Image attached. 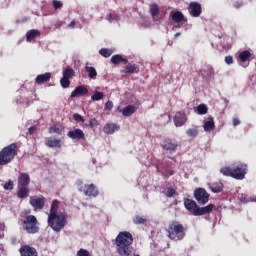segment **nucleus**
Wrapping results in <instances>:
<instances>
[{
	"label": "nucleus",
	"mask_w": 256,
	"mask_h": 256,
	"mask_svg": "<svg viewBox=\"0 0 256 256\" xmlns=\"http://www.w3.org/2000/svg\"><path fill=\"white\" fill-rule=\"evenodd\" d=\"M116 253L120 256L133 255V234L128 231L119 232L114 240Z\"/></svg>",
	"instance_id": "nucleus-1"
},
{
	"label": "nucleus",
	"mask_w": 256,
	"mask_h": 256,
	"mask_svg": "<svg viewBox=\"0 0 256 256\" xmlns=\"http://www.w3.org/2000/svg\"><path fill=\"white\" fill-rule=\"evenodd\" d=\"M220 173L225 177H232L233 179L242 181V179H245V175H247V164L240 163L234 164L231 167L224 166L220 169Z\"/></svg>",
	"instance_id": "nucleus-2"
},
{
	"label": "nucleus",
	"mask_w": 256,
	"mask_h": 256,
	"mask_svg": "<svg viewBox=\"0 0 256 256\" xmlns=\"http://www.w3.org/2000/svg\"><path fill=\"white\" fill-rule=\"evenodd\" d=\"M17 153H19V147L16 143L5 146L0 151V165H9L17 157Z\"/></svg>",
	"instance_id": "nucleus-3"
},
{
	"label": "nucleus",
	"mask_w": 256,
	"mask_h": 256,
	"mask_svg": "<svg viewBox=\"0 0 256 256\" xmlns=\"http://www.w3.org/2000/svg\"><path fill=\"white\" fill-rule=\"evenodd\" d=\"M67 225V214L66 213H58L48 215V227H51L53 231L59 233L63 227Z\"/></svg>",
	"instance_id": "nucleus-4"
},
{
	"label": "nucleus",
	"mask_w": 256,
	"mask_h": 256,
	"mask_svg": "<svg viewBox=\"0 0 256 256\" xmlns=\"http://www.w3.org/2000/svg\"><path fill=\"white\" fill-rule=\"evenodd\" d=\"M167 233L172 241H181L185 238V227L179 222L172 221L168 225Z\"/></svg>",
	"instance_id": "nucleus-5"
},
{
	"label": "nucleus",
	"mask_w": 256,
	"mask_h": 256,
	"mask_svg": "<svg viewBox=\"0 0 256 256\" xmlns=\"http://www.w3.org/2000/svg\"><path fill=\"white\" fill-rule=\"evenodd\" d=\"M22 227L29 235H35L39 233V221L35 215H27L22 221Z\"/></svg>",
	"instance_id": "nucleus-6"
},
{
	"label": "nucleus",
	"mask_w": 256,
	"mask_h": 256,
	"mask_svg": "<svg viewBox=\"0 0 256 256\" xmlns=\"http://www.w3.org/2000/svg\"><path fill=\"white\" fill-rule=\"evenodd\" d=\"M78 191L84 193L86 197H97L99 190L94 184H84L82 181L77 182Z\"/></svg>",
	"instance_id": "nucleus-7"
},
{
	"label": "nucleus",
	"mask_w": 256,
	"mask_h": 256,
	"mask_svg": "<svg viewBox=\"0 0 256 256\" xmlns=\"http://www.w3.org/2000/svg\"><path fill=\"white\" fill-rule=\"evenodd\" d=\"M63 77L60 79V85L63 89H69L71 85V80L73 77H75V70L71 67H67L63 72H62Z\"/></svg>",
	"instance_id": "nucleus-8"
},
{
	"label": "nucleus",
	"mask_w": 256,
	"mask_h": 256,
	"mask_svg": "<svg viewBox=\"0 0 256 256\" xmlns=\"http://www.w3.org/2000/svg\"><path fill=\"white\" fill-rule=\"evenodd\" d=\"M209 197H211V195L207 193L205 188H196L194 191V198L199 205H207V203H209Z\"/></svg>",
	"instance_id": "nucleus-9"
},
{
	"label": "nucleus",
	"mask_w": 256,
	"mask_h": 256,
	"mask_svg": "<svg viewBox=\"0 0 256 256\" xmlns=\"http://www.w3.org/2000/svg\"><path fill=\"white\" fill-rule=\"evenodd\" d=\"M29 203L35 211H41L45 207V196H32L30 197Z\"/></svg>",
	"instance_id": "nucleus-10"
},
{
	"label": "nucleus",
	"mask_w": 256,
	"mask_h": 256,
	"mask_svg": "<svg viewBox=\"0 0 256 256\" xmlns=\"http://www.w3.org/2000/svg\"><path fill=\"white\" fill-rule=\"evenodd\" d=\"M188 11L191 17H200L201 13H203V8L201 7V3L191 2L188 6Z\"/></svg>",
	"instance_id": "nucleus-11"
},
{
	"label": "nucleus",
	"mask_w": 256,
	"mask_h": 256,
	"mask_svg": "<svg viewBox=\"0 0 256 256\" xmlns=\"http://www.w3.org/2000/svg\"><path fill=\"white\" fill-rule=\"evenodd\" d=\"M187 123V115L184 111L176 112L174 115V124L176 127H183Z\"/></svg>",
	"instance_id": "nucleus-12"
},
{
	"label": "nucleus",
	"mask_w": 256,
	"mask_h": 256,
	"mask_svg": "<svg viewBox=\"0 0 256 256\" xmlns=\"http://www.w3.org/2000/svg\"><path fill=\"white\" fill-rule=\"evenodd\" d=\"M249 59H251V52L249 50H244L240 52L238 56V63L242 65V67H249V62L247 63ZM245 63L247 64L245 65Z\"/></svg>",
	"instance_id": "nucleus-13"
},
{
	"label": "nucleus",
	"mask_w": 256,
	"mask_h": 256,
	"mask_svg": "<svg viewBox=\"0 0 256 256\" xmlns=\"http://www.w3.org/2000/svg\"><path fill=\"white\" fill-rule=\"evenodd\" d=\"M161 147L164 151H169L170 153H175L179 144L172 142L171 140H164L161 143Z\"/></svg>",
	"instance_id": "nucleus-14"
},
{
	"label": "nucleus",
	"mask_w": 256,
	"mask_h": 256,
	"mask_svg": "<svg viewBox=\"0 0 256 256\" xmlns=\"http://www.w3.org/2000/svg\"><path fill=\"white\" fill-rule=\"evenodd\" d=\"M184 206H185V209H187V211L191 213V215H195V211H197V209L199 208V206L197 205V202L189 198L184 199Z\"/></svg>",
	"instance_id": "nucleus-15"
},
{
	"label": "nucleus",
	"mask_w": 256,
	"mask_h": 256,
	"mask_svg": "<svg viewBox=\"0 0 256 256\" xmlns=\"http://www.w3.org/2000/svg\"><path fill=\"white\" fill-rule=\"evenodd\" d=\"M215 208L214 204H209L205 207H199L194 212V217H201L202 215H207L208 213H211L213 209Z\"/></svg>",
	"instance_id": "nucleus-16"
},
{
	"label": "nucleus",
	"mask_w": 256,
	"mask_h": 256,
	"mask_svg": "<svg viewBox=\"0 0 256 256\" xmlns=\"http://www.w3.org/2000/svg\"><path fill=\"white\" fill-rule=\"evenodd\" d=\"M19 251L21 256H37V249L29 245L21 246Z\"/></svg>",
	"instance_id": "nucleus-17"
},
{
	"label": "nucleus",
	"mask_w": 256,
	"mask_h": 256,
	"mask_svg": "<svg viewBox=\"0 0 256 256\" xmlns=\"http://www.w3.org/2000/svg\"><path fill=\"white\" fill-rule=\"evenodd\" d=\"M89 93V89L85 86H78L71 92V99H75V97H83V95H87Z\"/></svg>",
	"instance_id": "nucleus-18"
},
{
	"label": "nucleus",
	"mask_w": 256,
	"mask_h": 256,
	"mask_svg": "<svg viewBox=\"0 0 256 256\" xmlns=\"http://www.w3.org/2000/svg\"><path fill=\"white\" fill-rule=\"evenodd\" d=\"M31 177L27 173H20L18 177V187H29Z\"/></svg>",
	"instance_id": "nucleus-19"
},
{
	"label": "nucleus",
	"mask_w": 256,
	"mask_h": 256,
	"mask_svg": "<svg viewBox=\"0 0 256 256\" xmlns=\"http://www.w3.org/2000/svg\"><path fill=\"white\" fill-rule=\"evenodd\" d=\"M119 129H121V127L115 123H108L103 127V131L106 135H113V133H115V131H119Z\"/></svg>",
	"instance_id": "nucleus-20"
},
{
	"label": "nucleus",
	"mask_w": 256,
	"mask_h": 256,
	"mask_svg": "<svg viewBox=\"0 0 256 256\" xmlns=\"http://www.w3.org/2000/svg\"><path fill=\"white\" fill-rule=\"evenodd\" d=\"M67 135L69 139H85V133L79 128L69 131Z\"/></svg>",
	"instance_id": "nucleus-21"
},
{
	"label": "nucleus",
	"mask_w": 256,
	"mask_h": 256,
	"mask_svg": "<svg viewBox=\"0 0 256 256\" xmlns=\"http://www.w3.org/2000/svg\"><path fill=\"white\" fill-rule=\"evenodd\" d=\"M50 79L51 72H46L44 74H39L38 76H36L35 83H37V85H43V83H47V81H50Z\"/></svg>",
	"instance_id": "nucleus-22"
},
{
	"label": "nucleus",
	"mask_w": 256,
	"mask_h": 256,
	"mask_svg": "<svg viewBox=\"0 0 256 256\" xmlns=\"http://www.w3.org/2000/svg\"><path fill=\"white\" fill-rule=\"evenodd\" d=\"M37 37H41V31H39L37 29L29 30L26 33V41L28 43H31L33 41V39H37Z\"/></svg>",
	"instance_id": "nucleus-23"
},
{
	"label": "nucleus",
	"mask_w": 256,
	"mask_h": 256,
	"mask_svg": "<svg viewBox=\"0 0 256 256\" xmlns=\"http://www.w3.org/2000/svg\"><path fill=\"white\" fill-rule=\"evenodd\" d=\"M61 145H62L61 139L48 138L46 140V146L52 149H55V148L61 149Z\"/></svg>",
	"instance_id": "nucleus-24"
},
{
	"label": "nucleus",
	"mask_w": 256,
	"mask_h": 256,
	"mask_svg": "<svg viewBox=\"0 0 256 256\" xmlns=\"http://www.w3.org/2000/svg\"><path fill=\"white\" fill-rule=\"evenodd\" d=\"M111 63H113V65H119V63H124V65H127L129 60H127V58H123V56L119 54H116L111 57Z\"/></svg>",
	"instance_id": "nucleus-25"
},
{
	"label": "nucleus",
	"mask_w": 256,
	"mask_h": 256,
	"mask_svg": "<svg viewBox=\"0 0 256 256\" xmlns=\"http://www.w3.org/2000/svg\"><path fill=\"white\" fill-rule=\"evenodd\" d=\"M17 197L19 199H27L29 197V187L18 186Z\"/></svg>",
	"instance_id": "nucleus-26"
},
{
	"label": "nucleus",
	"mask_w": 256,
	"mask_h": 256,
	"mask_svg": "<svg viewBox=\"0 0 256 256\" xmlns=\"http://www.w3.org/2000/svg\"><path fill=\"white\" fill-rule=\"evenodd\" d=\"M136 108L134 105H128L126 106L123 110H122V115L124 117H131V115H133V113H135Z\"/></svg>",
	"instance_id": "nucleus-27"
},
{
	"label": "nucleus",
	"mask_w": 256,
	"mask_h": 256,
	"mask_svg": "<svg viewBox=\"0 0 256 256\" xmlns=\"http://www.w3.org/2000/svg\"><path fill=\"white\" fill-rule=\"evenodd\" d=\"M171 17H172V21H174L175 23H181V21H184L185 19V16L180 11H176L172 13Z\"/></svg>",
	"instance_id": "nucleus-28"
},
{
	"label": "nucleus",
	"mask_w": 256,
	"mask_h": 256,
	"mask_svg": "<svg viewBox=\"0 0 256 256\" xmlns=\"http://www.w3.org/2000/svg\"><path fill=\"white\" fill-rule=\"evenodd\" d=\"M213 129H215V121L213 120V117H211L209 121L204 123V131H206V133H210Z\"/></svg>",
	"instance_id": "nucleus-29"
},
{
	"label": "nucleus",
	"mask_w": 256,
	"mask_h": 256,
	"mask_svg": "<svg viewBox=\"0 0 256 256\" xmlns=\"http://www.w3.org/2000/svg\"><path fill=\"white\" fill-rule=\"evenodd\" d=\"M212 193H221L223 191V182H215L210 186Z\"/></svg>",
	"instance_id": "nucleus-30"
},
{
	"label": "nucleus",
	"mask_w": 256,
	"mask_h": 256,
	"mask_svg": "<svg viewBox=\"0 0 256 256\" xmlns=\"http://www.w3.org/2000/svg\"><path fill=\"white\" fill-rule=\"evenodd\" d=\"M125 73H139V66L136 64H128L124 68Z\"/></svg>",
	"instance_id": "nucleus-31"
},
{
	"label": "nucleus",
	"mask_w": 256,
	"mask_h": 256,
	"mask_svg": "<svg viewBox=\"0 0 256 256\" xmlns=\"http://www.w3.org/2000/svg\"><path fill=\"white\" fill-rule=\"evenodd\" d=\"M57 211H59V200L55 199L51 204L49 215H59Z\"/></svg>",
	"instance_id": "nucleus-32"
},
{
	"label": "nucleus",
	"mask_w": 256,
	"mask_h": 256,
	"mask_svg": "<svg viewBox=\"0 0 256 256\" xmlns=\"http://www.w3.org/2000/svg\"><path fill=\"white\" fill-rule=\"evenodd\" d=\"M85 69L90 79H95L97 77V70H95L94 67L86 66Z\"/></svg>",
	"instance_id": "nucleus-33"
},
{
	"label": "nucleus",
	"mask_w": 256,
	"mask_h": 256,
	"mask_svg": "<svg viewBox=\"0 0 256 256\" xmlns=\"http://www.w3.org/2000/svg\"><path fill=\"white\" fill-rule=\"evenodd\" d=\"M133 223L135 225H145V223H147V218H145L143 216H135L133 218Z\"/></svg>",
	"instance_id": "nucleus-34"
},
{
	"label": "nucleus",
	"mask_w": 256,
	"mask_h": 256,
	"mask_svg": "<svg viewBox=\"0 0 256 256\" xmlns=\"http://www.w3.org/2000/svg\"><path fill=\"white\" fill-rule=\"evenodd\" d=\"M104 97L105 95L102 92L95 90L93 92V95L91 96V99L92 101H101V99H103Z\"/></svg>",
	"instance_id": "nucleus-35"
},
{
	"label": "nucleus",
	"mask_w": 256,
	"mask_h": 256,
	"mask_svg": "<svg viewBox=\"0 0 256 256\" xmlns=\"http://www.w3.org/2000/svg\"><path fill=\"white\" fill-rule=\"evenodd\" d=\"M207 111H209V108H207V105L200 104L197 106L198 115H207Z\"/></svg>",
	"instance_id": "nucleus-36"
},
{
	"label": "nucleus",
	"mask_w": 256,
	"mask_h": 256,
	"mask_svg": "<svg viewBox=\"0 0 256 256\" xmlns=\"http://www.w3.org/2000/svg\"><path fill=\"white\" fill-rule=\"evenodd\" d=\"M150 14L153 17H157V15H159V6L156 3L150 4Z\"/></svg>",
	"instance_id": "nucleus-37"
},
{
	"label": "nucleus",
	"mask_w": 256,
	"mask_h": 256,
	"mask_svg": "<svg viewBox=\"0 0 256 256\" xmlns=\"http://www.w3.org/2000/svg\"><path fill=\"white\" fill-rule=\"evenodd\" d=\"M186 134L188 135V137L195 139V137L199 135V130H197V128H190L186 131Z\"/></svg>",
	"instance_id": "nucleus-38"
},
{
	"label": "nucleus",
	"mask_w": 256,
	"mask_h": 256,
	"mask_svg": "<svg viewBox=\"0 0 256 256\" xmlns=\"http://www.w3.org/2000/svg\"><path fill=\"white\" fill-rule=\"evenodd\" d=\"M49 133H57V135H61V133H63V128H61V126L53 125L49 128Z\"/></svg>",
	"instance_id": "nucleus-39"
},
{
	"label": "nucleus",
	"mask_w": 256,
	"mask_h": 256,
	"mask_svg": "<svg viewBox=\"0 0 256 256\" xmlns=\"http://www.w3.org/2000/svg\"><path fill=\"white\" fill-rule=\"evenodd\" d=\"M203 71L208 76H211V75L215 74V70L213 69V66H211V65H205Z\"/></svg>",
	"instance_id": "nucleus-40"
},
{
	"label": "nucleus",
	"mask_w": 256,
	"mask_h": 256,
	"mask_svg": "<svg viewBox=\"0 0 256 256\" xmlns=\"http://www.w3.org/2000/svg\"><path fill=\"white\" fill-rule=\"evenodd\" d=\"M100 55H102V57H105L106 59L109 58L110 55H112V51L107 49V48H102L100 51H99Z\"/></svg>",
	"instance_id": "nucleus-41"
},
{
	"label": "nucleus",
	"mask_w": 256,
	"mask_h": 256,
	"mask_svg": "<svg viewBox=\"0 0 256 256\" xmlns=\"http://www.w3.org/2000/svg\"><path fill=\"white\" fill-rule=\"evenodd\" d=\"M72 117L74 121H77L78 123H85V118H83V116H81L79 113L73 114Z\"/></svg>",
	"instance_id": "nucleus-42"
},
{
	"label": "nucleus",
	"mask_w": 256,
	"mask_h": 256,
	"mask_svg": "<svg viewBox=\"0 0 256 256\" xmlns=\"http://www.w3.org/2000/svg\"><path fill=\"white\" fill-rule=\"evenodd\" d=\"M177 193V190H175L173 187L167 188L166 196L171 198L175 197V194Z\"/></svg>",
	"instance_id": "nucleus-43"
},
{
	"label": "nucleus",
	"mask_w": 256,
	"mask_h": 256,
	"mask_svg": "<svg viewBox=\"0 0 256 256\" xmlns=\"http://www.w3.org/2000/svg\"><path fill=\"white\" fill-rule=\"evenodd\" d=\"M13 187H14L13 180H9L4 184V189L6 191H13Z\"/></svg>",
	"instance_id": "nucleus-44"
},
{
	"label": "nucleus",
	"mask_w": 256,
	"mask_h": 256,
	"mask_svg": "<svg viewBox=\"0 0 256 256\" xmlns=\"http://www.w3.org/2000/svg\"><path fill=\"white\" fill-rule=\"evenodd\" d=\"M52 5L54 7V9H61L63 7V2L59 1V0H53L52 1Z\"/></svg>",
	"instance_id": "nucleus-45"
},
{
	"label": "nucleus",
	"mask_w": 256,
	"mask_h": 256,
	"mask_svg": "<svg viewBox=\"0 0 256 256\" xmlns=\"http://www.w3.org/2000/svg\"><path fill=\"white\" fill-rule=\"evenodd\" d=\"M77 256H91V254L89 253V250L81 248L78 250Z\"/></svg>",
	"instance_id": "nucleus-46"
},
{
	"label": "nucleus",
	"mask_w": 256,
	"mask_h": 256,
	"mask_svg": "<svg viewBox=\"0 0 256 256\" xmlns=\"http://www.w3.org/2000/svg\"><path fill=\"white\" fill-rule=\"evenodd\" d=\"M89 125L93 129V127H99V121L95 118H91L89 120Z\"/></svg>",
	"instance_id": "nucleus-47"
},
{
	"label": "nucleus",
	"mask_w": 256,
	"mask_h": 256,
	"mask_svg": "<svg viewBox=\"0 0 256 256\" xmlns=\"http://www.w3.org/2000/svg\"><path fill=\"white\" fill-rule=\"evenodd\" d=\"M111 109H113V102L111 100H108L106 103H105V110L106 111H111Z\"/></svg>",
	"instance_id": "nucleus-48"
},
{
	"label": "nucleus",
	"mask_w": 256,
	"mask_h": 256,
	"mask_svg": "<svg viewBox=\"0 0 256 256\" xmlns=\"http://www.w3.org/2000/svg\"><path fill=\"white\" fill-rule=\"evenodd\" d=\"M225 64L226 65H233V56L229 55L225 57Z\"/></svg>",
	"instance_id": "nucleus-49"
},
{
	"label": "nucleus",
	"mask_w": 256,
	"mask_h": 256,
	"mask_svg": "<svg viewBox=\"0 0 256 256\" xmlns=\"http://www.w3.org/2000/svg\"><path fill=\"white\" fill-rule=\"evenodd\" d=\"M107 19H108V21H115L116 19H117V14H115V13H110V14H108L107 15Z\"/></svg>",
	"instance_id": "nucleus-50"
},
{
	"label": "nucleus",
	"mask_w": 256,
	"mask_h": 256,
	"mask_svg": "<svg viewBox=\"0 0 256 256\" xmlns=\"http://www.w3.org/2000/svg\"><path fill=\"white\" fill-rule=\"evenodd\" d=\"M63 25H65V22L58 21V22H56L55 27H56V29H60L61 27H63Z\"/></svg>",
	"instance_id": "nucleus-51"
},
{
	"label": "nucleus",
	"mask_w": 256,
	"mask_h": 256,
	"mask_svg": "<svg viewBox=\"0 0 256 256\" xmlns=\"http://www.w3.org/2000/svg\"><path fill=\"white\" fill-rule=\"evenodd\" d=\"M233 125L234 127H237V125H241V120H239V118H233Z\"/></svg>",
	"instance_id": "nucleus-52"
},
{
	"label": "nucleus",
	"mask_w": 256,
	"mask_h": 256,
	"mask_svg": "<svg viewBox=\"0 0 256 256\" xmlns=\"http://www.w3.org/2000/svg\"><path fill=\"white\" fill-rule=\"evenodd\" d=\"M28 131H29V134H30V135H33V134L35 133V131H37V127L31 126V127L28 129Z\"/></svg>",
	"instance_id": "nucleus-53"
},
{
	"label": "nucleus",
	"mask_w": 256,
	"mask_h": 256,
	"mask_svg": "<svg viewBox=\"0 0 256 256\" xmlns=\"http://www.w3.org/2000/svg\"><path fill=\"white\" fill-rule=\"evenodd\" d=\"M75 25H76L75 20H73L72 22H70L69 27L73 29Z\"/></svg>",
	"instance_id": "nucleus-54"
},
{
	"label": "nucleus",
	"mask_w": 256,
	"mask_h": 256,
	"mask_svg": "<svg viewBox=\"0 0 256 256\" xmlns=\"http://www.w3.org/2000/svg\"><path fill=\"white\" fill-rule=\"evenodd\" d=\"M180 35H181V33L177 32V33L175 34V37H180Z\"/></svg>",
	"instance_id": "nucleus-55"
},
{
	"label": "nucleus",
	"mask_w": 256,
	"mask_h": 256,
	"mask_svg": "<svg viewBox=\"0 0 256 256\" xmlns=\"http://www.w3.org/2000/svg\"><path fill=\"white\" fill-rule=\"evenodd\" d=\"M169 175H175V172L172 170L169 172Z\"/></svg>",
	"instance_id": "nucleus-56"
}]
</instances>
